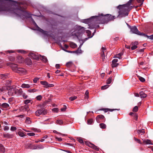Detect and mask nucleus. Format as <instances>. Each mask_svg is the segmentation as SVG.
I'll return each mask as SVG.
<instances>
[{
	"mask_svg": "<svg viewBox=\"0 0 153 153\" xmlns=\"http://www.w3.org/2000/svg\"><path fill=\"white\" fill-rule=\"evenodd\" d=\"M77 98L76 96L72 97L69 98V99L71 101H73Z\"/></svg>",
	"mask_w": 153,
	"mask_h": 153,
	"instance_id": "40",
	"label": "nucleus"
},
{
	"mask_svg": "<svg viewBox=\"0 0 153 153\" xmlns=\"http://www.w3.org/2000/svg\"><path fill=\"white\" fill-rule=\"evenodd\" d=\"M48 137V136L45 135V136L43 137L42 139L40 140V141L41 142H43L45 140V139L47 138Z\"/></svg>",
	"mask_w": 153,
	"mask_h": 153,
	"instance_id": "45",
	"label": "nucleus"
},
{
	"mask_svg": "<svg viewBox=\"0 0 153 153\" xmlns=\"http://www.w3.org/2000/svg\"><path fill=\"white\" fill-rule=\"evenodd\" d=\"M3 136L4 137L6 138H12V137L13 136V135L12 134H10L7 133H4L3 134Z\"/></svg>",
	"mask_w": 153,
	"mask_h": 153,
	"instance_id": "16",
	"label": "nucleus"
},
{
	"mask_svg": "<svg viewBox=\"0 0 153 153\" xmlns=\"http://www.w3.org/2000/svg\"><path fill=\"white\" fill-rule=\"evenodd\" d=\"M140 97L142 98H145L147 96V95L143 91H141L140 92Z\"/></svg>",
	"mask_w": 153,
	"mask_h": 153,
	"instance_id": "17",
	"label": "nucleus"
},
{
	"mask_svg": "<svg viewBox=\"0 0 153 153\" xmlns=\"http://www.w3.org/2000/svg\"><path fill=\"white\" fill-rule=\"evenodd\" d=\"M17 89L15 87H12L8 90V94L10 96L15 94L17 92Z\"/></svg>",
	"mask_w": 153,
	"mask_h": 153,
	"instance_id": "7",
	"label": "nucleus"
},
{
	"mask_svg": "<svg viewBox=\"0 0 153 153\" xmlns=\"http://www.w3.org/2000/svg\"><path fill=\"white\" fill-rule=\"evenodd\" d=\"M123 53L122 52L119 53L115 56V57L119 58V59H121V56L123 55Z\"/></svg>",
	"mask_w": 153,
	"mask_h": 153,
	"instance_id": "26",
	"label": "nucleus"
},
{
	"mask_svg": "<svg viewBox=\"0 0 153 153\" xmlns=\"http://www.w3.org/2000/svg\"><path fill=\"white\" fill-rule=\"evenodd\" d=\"M86 33L88 34V36H90L91 35V31L88 30H86Z\"/></svg>",
	"mask_w": 153,
	"mask_h": 153,
	"instance_id": "51",
	"label": "nucleus"
},
{
	"mask_svg": "<svg viewBox=\"0 0 153 153\" xmlns=\"http://www.w3.org/2000/svg\"><path fill=\"white\" fill-rule=\"evenodd\" d=\"M139 79L142 82H144L145 80V79L144 78L141 76L139 77Z\"/></svg>",
	"mask_w": 153,
	"mask_h": 153,
	"instance_id": "43",
	"label": "nucleus"
},
{
	"mask_svg": "<svg viewBox=\"0 0 153 153\" xmlns=\"http://www.w3.org/2000/svg\"><path fill=\"white\" fill-rule=\"evenodd\" d=\"M25 122L27 124H30L31 123L30 118L29 117H27L25 120Z\"/></svg>",
	"mask_w": 153,
	"mask_h": 153,
	"instance_id": "28",
	"label": "nucleus"
},
{
	"mask_svg": "<svg viewBox=\"0 0 153 153\" xmlns=\"http://www.w3.org/2000/svg\"><path fill=\"white\" fill-rule=\"evenodd\" d=\"M0 77L1 79H2L3 80H4L7 78V75L5 74H2L0 75Z\"/></svg>",
	"mask_w": 153,
	"mask_h": 153,
	"instance_id": "20",
	"label": "nucleus"
},
{
	"mask_svg": "<svg viewBox=\"0 0 153 153\" xmlns=\"http://www.w3.org/2000/svg\"><path fill=\"white\" fill-rule=\"evenodd\" d=\"M21 87L24 88H29L30 87V86L29 84L23 83L22 84Z\"/></svg>",
	"mask_w": 153,
	"mask_h": 153,
	"instance_id": "24",
	"label": "nucleus"
},
{
	"mask_svg": "<svg viewBox=\"0 0 153 153\" xmlns=\"http://www.w3.org/2000/svg\"><path fill=\"white\" fill-rule=\"evenodd\" d=\"M40 56V58L42 60L43 62L45 63L47 62L48 60L45 56H41V55Z\"/></svg>",
	"mask_w": 153,
	"mask_h": 153,
	"instance_id": "27",
	"label": "nucleus"
},
{
	"mask_svg": "<svg viewBox=\"0 0 153 153\" xmlns=\"http://www.w3.org/2000/svg\"><path fill=\"white\" fill-rule=\"evenodd\" d=\"M134 140L136 141L137 143H139L140 144H142V143H141L140 139H138L136 138L135 137H134Z\"/></svg>",
	"mask_w": 153,
	"mask_h": 153,
	"instance_id": "39",
	"label": "nucleus"
},
{
	"mask_svg": "<svg viewBox=\"0 0 153 153\" xmlns=\"http://www.w3.org/2000/svg\"><path fill=\"white\" fill-rule=\"evenodd\" d=\"M96 120L97 123H100L105 120V117L102 115H99L96 118Z\"/></svg>",
	"mask_w": 153,
	"mask_h": 153,
	"instance_id": "9",
	"label": "nucleus"
},
{
	"mask_svg": "<svg viewBox=\"0 0 153 153\" xmlns=\"http://www.w3.org/2000/svg\"><path fill=\"white\" fill-rule=\"evenodd\" d=\"M39 78L38 77H35L33 79V82L34 83H36L37 81L39 80Z\"/></svg>",
	"mask_w": 153,
	"mask_h": 153,
	"instance_id": "47",
	"label": "nucleus"
},
{
	"mask_svg": "<svg viewBox=\"0 0 153 153\" xmlns=\"http://www.w3.org/2000/svg\"><path fill=\"white\" fill-rule=\"evenodd\" d=\"M118 64L117 63H113L112 62V64L111 65V66L112 68H114L116 67L118 65Z\"/></svg>",
	"mask_w": 153,
	"mask_h": 153,
	"instance_id": "38",
	"label": "nucleus"
},
{
	"mask_svg": "<svg viewBox=\"0 0 153 153\" xmlns=\"http://www.w3.org/2000/svg\"><path fill=\"white\" fill-rule=\"evenodd\" d=\"M76 45L75 44L71 43V46L72 48H75L76 47Z\"/></svg>",
	"mask_w": 153,
	"mask_h": 153,
	"instance_id": "54",
	"label": "nucleus"
},
{
	"mask_svg": "<svg viewBox=\"0 0 153 153\" xmlns=\"http://www.w3.org/2000/svg\"><path fill=\"white\" fill-rule=\"evenodd\" d=\"M109 86L108 85H105L103 86H102L101 87V89L102 90H104L106 89V88H108Z\"/></svg>",
	"mask_w": 153,
	"mask_h": 153,
	"instance_id": "36",
	"label": "nucleus"
},
{
	"mask_svg": "<svg viewBox=\"0 0 153 153\" xmlns=\"http://www.w3.org/2000/svg\"><path fill=\"white\" fill-rule=\"evenodd\" d=\"M10 66L14 72L20 74H25L26 71L25 69L22 68H18L17 65L15 64H11Z\"/></svg>",
	"mask_w": 153,
	"mask_h": 153,
	"instance_id": "3",
	"label": "nucleus"
},
{
	"mask_svg": "<svg viewBox=\"0 0 153 153\" xmlns=\"http://www.w3.org/2000/svg\"><path fill=\"white\" fill-rule=\"evenodd\" d=\"M52 111L54 112H57L58 111V109L57 108H55L52 109Z\"/></svg>",
	"mask_w": 153,
	"mask_h": 153,
	"instance_id": "56",
	"label": "nucleus"
},
{
	"mask_svg": "<svg viewBox=\"0 0 153 153\" xmlns=\"http://www.w3.org/2000/svg\"><path fill=\"white\" fill-rule=\"evenodd\" d=\"M56 123L59 125H62L63 123V121L62 120H57L56 121Z\"/></svg>",
	"mask_w": 153,
	"mask_h": 153,
	"instance_id": "35",
	"label": "nucleus"
},
{
	"mask_svg": "<svg viewBox=\"0 0 153 153\" xmlns=\"http://www.w3.org/2000/svg\"><path fill=\"white\" fill-rule=\"evenodd\" d=\"M30 101H31V100H25L24 101V103L25 104H27L30 103Z\"/></svg>",
	"mask_w": 153,
	"mask_h": 153,
	"instance_id": "44",
	"label": "nucleus"
},
{
	"mask_svg": "<svg viewBox=\"0 0 153 153\" xmlns=\"http://www.w3.org/2000/svg\"><path fill=\"white\" fill-rule=\"evenodd\" d=\"M130 30L131 31L132 33L142 36L143 33L140 32L135 26H134L131 27Z\"/></svg>",
	"mask_w": 153,
	"mask_h": 153,
	"instance_id": "5",
	"label": "nucleus"
},
{
	"mask_svg": "<svg viewBox=\"0 0 153 153\" xmlns=\"http://www.w3.org/2000/svg\"><path fill=\"white\" fill-rule=\"evenodd\" d=\"M96 19V23L98 24L107 23L108 22L113 20L114 19V16L109 14L93 16Z\"/></svg>",
	"mask_w": 153,
	"mask_h": 153,
	"instance_id": "2",
	"label": "nucleus"
},
{
	"mask_svg": "<svg viewBox=\"0 0 153 153\" xmlns=\"http://www.w3.org/2000/svg\"><path fill=\"white\" fill-rule=\"evenodd\" d=\"M93 16H92L91 18L90 19H84L82 20V22L86 23V24H88L90 22V21L92 19H93V21L94 22H96V19L95 18V17H93Z\"/></svg>",
	"mask_w": 153,
	"mask_h": 153,
	"instance_id": "12",
	"label": "nucleus"
},
{
	"mask_svg": "<svg viewBox=\"0 0 153 153\" xmlns=\"http://www.w3.org/2000/svg\"><path fill=\"white\" fill-rule=\"evenodd\" d=\"M117 110V109H104V111L105 112H107L108 111H114V110Z\"/></svg>",
	"mask_w": 153,
	"mask_h": 153,
	"instance_id": "29",
	"label": "nucleus"
},
{
	"mask_svg": "<svg viewBox=\"0 0 153 153\" xmlns=\"http://www.w3.org/2000/svg\"><path fill=\"white\" fill-rule=\"evenodd\" d=\"M137 42H132L130 44V45L132 46L131 47V49L132 50H134L137 48Z\"/></svg>",
	"mask_w": 153,
	"mask_h": 153,
	"instance_id": "13",
	"label": "nucleus"
},
{
	"mask_svg": "<svg viewBox=\"0 0 153 153\" xmlns=\"http://www.w3.org/2000/svg\"><path fill=\"white\" fill-rule=\"evenodd\" d=\"M78 141L81 143H83V140L80 138H79L78 139Z\"/></svg>",
	"mask_w": 153,
	"mask_h": 153,
	"instance_id": "55",
	"label": "nucleus"
},
{
	"mask_svg": "<svg viewBox=\"0 0 153 153\" xmlns=\"http://www.w3.org/2000/svg\"><path fill=\"white\" fill-rule=\"evenodd\" d=\"M42 98V96L39 95L36 97V98L37 100H40Z\"/></svg>",
	"mask_w": 153,
	"mask_h": 153,
	"instance_id": "46",
	"label": "nucleus"
},
{
	"mask_svg": "<svg viewBox=\"0 0 153 153\" xmlns=\"http://www.w3.org/2000/svg\"><path fill=\"white\" fill-rule=\"evenodd\" d=\"M92 36H90V37H89L88 38H87L85 39H81V40L79 39V42H81V41H82V44H80V45H79V46L78 48V50L76 51H74V52L76 53H81V52H82V51H81V48L82 47V46L83 45V43L85 41H86L89 38L92 37Z\"/></svg>",
	"mask_w": 153,
	"mask_h": 153,
	"instance_id": "4",
	"label": "nucleus"
},
{
	"mask_svg": "<svg viewBox=\"0 0 153 153\" xmlns=\"http://www.w3.org/2000/svg\"><path fill=\"white\" fill-rule=\"evenodd\" d=\"M138 108L137 106H135L133 109V111L134 112H137L138 110Z\"/></svg>",
	"mask_w": 153,
	"mask_h": 153,
	"instance_id": "37",
	"label": "nucleus"
},
{
	"mask_svg": "<svg viewBox=\"0 0 153 153\" xmlns=\"http://www.w3.org/2000/svg\"><path fill=\"white\" fill-rule=\"evenodd\" d=\"M101 58H105V55L104 53L106 51V49L104 47H102L101 50Z\"/></svg>",
	"mask_w": 153,
	"mask_h": 153,
	"instance_id": "14",
	"label": "nucleus"
},
{
	"mask_svg": "<svg viewBox=\"0 0 153 153\" xmlns=\"http://www.w3.org/2000/svg\"><path fill=\"white\" fill-rule=\"evenodd\" d=\"M31 56L34 59H37L38 58V56L35 55V54L32 53V54L31 55Z\"/></svg>",
	"mask_w": 153,
	"mask_h": 153,
	"instance_id": "41",
	"label": "nucleus"
},
{
	"mask_svg": "<svg viewBox=\"0 0 153 153\" xmlns=\"http://www.w3.org/2000/svg\"><path fill=\"white\" fill-rule=\"evenodd\" d=\"M56 139L59 141H61L62 140V138L61 137H56Z\"/></svg>",
	"mask_w": 153,
	"mask_h": 153,
	"instance_id": "63",
	"label": "nucleus"
},
{
	"mask_svg": "<svg viewBox=\"0 0 153 153\" xmlns=\"http://www.w3.org/2000/svg\"><path fill=\"white\" fill-rule=\"evenodd\" d=\"M9 106V105L6 103H4L2 104L1 107L3 108H8Z\"/></svg>",
	"mask_w": 153,
	"mask_h": 153,
	"instance_id": "23",
	"label": "nucleus"
},
{
	"mask_svg": "<svg viewBox=\"0 0 153 153\" xmlns=\"http://www.w3.org/2000/svg\"><path fill=\"white\" fill-rule=\"evenodd\" d=\"M9 129V127L8 126H5L4 127V131L8 130Z\"/></svg>",
	"mask_w": 153,
	"mask_h": 153,
	"instance_id": "59",
	"label": "nucleus"
},
{
	"mask_svg": "<svg viewBox=\"0 0 153 153\" xmlns=\"http://www.w3.org/2000/svg\"><path fill=\"white\" fill-rule=\"evenodd\" d=\"M143 142L144 143H145L147 144H152L151 141L149 140H143Z\"/></svg>",
	"mask_w": 153,
	"mask_h": 153,
	"instance_id": "19",
	"label": "nucleus"
},
{
	"mask_svg": "<svg viewBox=\"0 0 153 153\" xmlns=\"http://www.w3.org/2000/svg\"><path fill=\"white\" fill-rule=\"evenodd\" d=\"M40 83L42 85L45 86V87H46V88L47 85H48V82L45 81H41Z\"/></svg>",
	"mask_w": 153,
	"mask_h": 153,
	"instance_id": "21",
	"label": "nucleus"
},
{
	"mask_svg": "<svg viewBox=\"0 0 153 153\" xmlns=\"http://www.w3.org/2000/svg\"><path fill=\"white\" fill-rule=\"evenodd\" d=\"M31 20L32 21L33 25H34L35 26H36L38 28V30H39L40 32H41L42 33H43V34H45L46 33V32H45V31L43 30L42 29L40 28L36 24L35 22V21H34V19L32 18H31Z\"/></svg>",
	"mask_w": 153,
	"mask_h": 153,
	"instance_id": "10",
	"label": "nucleus"
},
{
	"mask_svg": "<svg viewBox=\"0 0 153 153\" xmlns=\"http://www.w3.org/2000/svg\"><path fill=\"white\" fill-rule=\"evenodd\" d=\"M118 61V60L117 59H114L112 61V62L113 63H117V62Z\"/></svg>",
	"mask_w": 153,
	"mask_h": 153,
	"instance_id": "60",
	"label": "nucleus"
},
{
	"mask_svg": "<svg viewBox=\"0 0 153 153\" xmlns=\"http://www.w3.org/2000/svg\"><path fill=\"white\" fill-rule=\"evenodd\" d=\"M27 135L30 136H33L35 135V134L33 132L29 133H27Z\"/></svg>",
	"mask_w": 153,
	"mask_h": 153,
	"instance_id": "52",
	"label": "nucleus"
},
{
	"mask_svg": "<svg viewBox=\"0 0 153 153\" xmlns=\"http://www.w3.org/2000/svg\"><path fill=\"white\" fill-rule=\"evenodd\" d=\"M54 85L53 84H49L48 83V85H47L46 88H48L50 87H51L54 86Z\"/></svg>",
	"mask_w": 153,
	"mask_h": 153,
	"instance_id": "53",
	"label": "nucleus"
},
{
	"mask_svg": "<svg viewBox=\"0 0 153 153\" xmlns=\"http://www.w3.org/2000/svg\"><path fill=\"white\" fill-rule=\"evenodd\" d=\"M3 148H4V146L0 143V148H1V151H2L3 150Z\"/></svg>",
	"mask_w": 153,
	"mask_h": 153,
	"instance_id": "61",
	"label": "nucleus"
},
{
	"mask_svg": "<svg viewBox=\"0 0 153 153\" xmlns=\"http://www.w3.org/2000/svg\"><path fill=\"white\" fill-rule=\"evenodd\" d=\"M89 146L97 151H98L99 150V148L93 144L90 143Z\"/></svg>",
	"mask_w": 153,
	"mask_h": 153,
	"instance_id": "18",
	"label": "nucleus"
},
{
	"mask_svg": "<svg viewBox=\"0 0 153 153\" xmlns=\"http://www.w3.org/2000/svg\"><path fill=\"white\" fill-rule=\"evenodd\" d=\"M26 8L22 3L19 4L11 0H0V12H7L14 14L22 19L31 16L30 14L23 10Z\"/></svg>",
	"mask_w": 153,
	"mask_h": 153,
	"instance_id": "1",
	"label": "nucleus"
},
{
	"mask_svg": "<svg viewBox=\"0 0 153 153\" xmlns=\"http://www.w3.org/2000/svg\"><path fill=\"white\" fill-rule=\"evenodd\" d=\"M16 130V128L13 126H12L10 128V130L12 131H14Z\"/></svg>",
	"mask_w": 153,
	"mask_h": 153,
	"instance_id": "48",
	"label": "nucleus"
},
{
	"mask_svg": "<svg viewBox=\"0 0 153 153\" xmlns=\"http://www.w3.org/2000/svg\"><path fill=\"white\" fill-rule=\"evenodd\" d=\"M36 91V90L35 89H29L28 90V91L29 92H35Z\"/></svg>",
	"mask_w": 153,
	"mask_h": 153,
	"instance_id": "50",
	"label": "nucleus"
},
{
	"mask_svg": "<svg viewBox=\"0 0 153 153\" xmlns=\"http://www.w3.org/2000/svg\"><path fill=\"white\" fill-rule=\"evenodd\" d=\"M25 62L27 65H30L32 64L31 60L29 58H27L25 59Z\"/></svg>",
	"mask_w": 153,
	"mask_h": 153,
	"instance_id": "15",
	"label": "nucleus"
},
{
	"mask_svg": "<svg viewBox=\"0 0 153 153\" xmlns=\"http://www.w3.org/2000/svg\"><path fill=\"white\" fill-rule=\"evenodd\" d=\"M89 92L88 91H86L85 92V97L88 98V97Z\"/></svg>",
	"mask_w": 153,
	"mask_h": 153,
	"instance_id": "49",
	"label": "nucleus"
},
{
	"mask_svg": "<svg viewBox=\"0 0 153 153\" xmlns=\"http://www.w3.org/2000/svg\"><path fill=\"white\" fill-rule=\"evenodd\" d=\"M17 92H18L19 94L22 95V94L23 91L22 89L20 88L19 89H17Z\"/></svg>",
	"mask_w": 153,
	"mask_h": 153,
	"instance_id": "32",
	"label": "nucleus"
},
{
	"mask_svg": "<svg viewBox=\"0 0 153 153\" xmlns=\"http://www.w3.org/2000/svg\"><path fill=\"white\" fill-rule=\"evenodd\" d=\"M137 132L139 134L141 133L144 134L145 132L144 130H137Z\"/></svg>",
	"mask_w": 153,
	"mask_h": 153,
	"instance_id": "42",
	"label": "nucleus"
},
{
	"mask_svg": "<svg viewBox=\"0 0 153 153\" xmlns=\"http://www.w3.org/2000/svg\"><path fill=\"white\" fill-rule=\"evenodd\" d=\"M22 96L24 99H26L27 97V95H26L25 93L22 94Z\"/></svg>",
	"mask_w": 153,
	"mask_h": 153,
	"instance_id": "57",
	"label": "nucleus"
},
{
	"mask_svg": "<svg viewBox=\"0 0 153 153\" xmlns=\"http://www.w3.org/2000/svg\"><path fill=\"white\" fill-rule=\"evenodd\" d=\"M18 52L22 53H24L25 52V51L23 50H18Z\"/></svg>",
	"mask_w": 153,
	"mask_h": 153,
	"instance_id": "64",
	"label": "nucleus"
},
{
	"mask_svg": "<svg viewBox=\"0 0 153 153\" xmlns=\"http://www.w3.org/2000/svg\"><path fill=\"white\" fill-rule=\"evenodd\" d=\"M93 123V120L91 119L88 120L87 121V123L89 125Z\"/></svg>",
	"mask_w": 153,
	"mask_h": 153,
	"instance_id": "34",
	"label": "nucleus"
},
{
	"mask_svg": "<svg viewBox=\"0 0 153 153\" xmlns=\"http://www.w3.org/2000/svg\"><path fill=\"white\" fill-rule=\"evenodd\" d=\"M66 108V106L65 105L64 106L63 108H61V110L62 111H65Z\"/></svg>",
	"mask_w": 153,
	"mask_h": 153,
	"instance_id": "58",
	"label": "nucleus"
},
{
	"mask_svg": "<svg viewBox=\"0 0 153 153\" xmlns=\"http://www.w3.org/2000/svg\"><path fill=\"white\" fill-rule=\"evenodd\" d=\"M19 135L21 137H23L25 136V134L22 132L20 131L18 132Z\"/></svg>",
	"mask_w": 153,
	"mask_h": 153,
	"instance_id": "33",
	"label": "nucleus"
},
{
	"mask_svg": "<svg viewBox=\"0 0 153 153\" xmlns=\"http://www.w3.org/2000/svg\"><path fill=\"white\" fill-rule=\"evenodd\" d=\"M73 65V63L72 61H70L67 62L66 64V65L68 67L70 68Z\"/></svg>",
	"mask_w": 153,
	"mask_h": 153,
	"instance_id": "25",
	"label": "nucleus"
},
{
	"mask_svg": "<svg viewBox=\"0 0 153 153\" xmlns=\"http://www.w3.org/2000/svg\"><path fill=\"white\" fill-rule=\"evenodd\" d=\"M113 77H110L108 79L106 83L108 84H110L111 82L112 79Z\"/></svg>",
	"mask_w": 153,
	"mask_h": 153,
	"instance_id": "30",
	"label": "nucleus"
},
{
	"mask_svg": "<svg viewBox=\"0 0 153 153\" xmlns=\"http://www.w3.org/2000/svg\"><path fill=\"white\" fill-rule=\"evenodd\" d=\"M142 36L147 37V38L151 39H153V34L151 35L150 36H148L147 35L145 34V33H143Z\"/></svg>",
	"mask_w": 153,
	"mask_h": 153,
	"instance_id": "22",
	"label": "nucleus"
},
{
	"mask_svg": "<svg viewBox=\"0 0 153 153\" xmlns=\"http://www.w3.org/2000/svg\"><path fill=\"white\" fill-rule=\"evenodd\" d=\"M47 113V112L44 108L39 109L37 110L35 112V114L36 116H39L41 114L45 115Z\"/></svg>",
	"mask_w": 153,
	"mask_h": 153,
	"instance_id": "6",
	"label": "nucleus"
},
{
	"mask_svg": "<svg viewBox=\"0 0 153 153\" xmlns=\"http://www.w3.org/2000/svg\"><path fill=\"white\" fill-rule=\"evenodd\" d=\"M76 28L78 30V33L79 34L85 33V28L84 27L80 26H77L76 27Z\"/></svg>",
	"mask_w": 153,
	"mask_h": 153,
	"instance_id": "8",
	"label": "nucleus"
},
{
	"mask_svg": "<svg viewBox=\"0 0 153 153\" xmlns=\"http://www.w3.org/2000/svg\"><path fill=\"white\" fill-rule=\"evenodd\" d=\"M16 61L19 63H21L24 62V59L21 56H18L16 57Z\"/></svg>",
	"mask_w": 153,
	"mask_h": 153,
	"instance_id": "11",
	"label": "nucleus"
},
{
	"mask_svg": "<svg viewBox=\"0 0 153 153\" xmlns=\"http://www.w3.org/2000/svg\"><path fill=\"white\" fill-rule=\"evenodd\" d=\"M100 127L104 129L106 128V125L103 123H100Z\"/></svg>",
	"mask_w": 153,
	"mask_h": 153,
	"instance_id": "31",
	"label": "nucleus"
},
{
	"mask_svg": "<svg viewBox=\"0 0 153 153\" xmlns=\"http://www.w3.org/2000/svg\"><path fill=\"white\" fill-rule=\"evenodd\" d=\"M6 87H3L2 88L0 89V91L1 92L3 91L4 90H5L6 89Z\"/></svg>",
	"mask_w": 153,
	"mask_h": 153,
	"instance_id": "62",
	"label": "nucleus"
}]
</instances>
